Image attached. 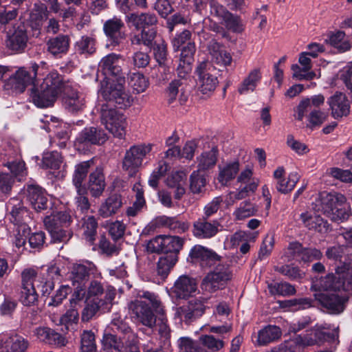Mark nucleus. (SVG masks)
<instances>
[{"mask_svg": "<svg viewBox=\"0 0 352 352\" xmlns=\"http://www.w3.org/2000/svg\"><path fill=\"white\" fill-rule=\"evenodd\" d=\"M270 293L274 296H292L296 293L295 286L287 282H275L268 284Z\"/></svg>", "mask_w": 352, "mask_h": 352, "instance_id": "obj_51", "label": "nucleus"}, {"mask_svg": "<svg viewBox=\"0 0 352 352\" xmlns=\"http://www.w3.org/2000/svg\"><path fill=\"white\" fill-rule=\"evenodd\" d=\"M300 220L309 230H314L320 234L328 232L329 224L327 220L315 212H302L300 214Z\"/></svg>", "mask_w": 352, "mask_h": 352, "instance_id": "obj_34", "label": "nucleus"}, {"mask_svg": "<svg viewBox=\"0 0 352 352\" xmlns=\"http://www.w3.org/2000/svg\"><path fill=\"white\" fill-rule=\"evenodd\" d=\"M28 346V340L21 335L0 334V352H25Z\"/></svg>", "mask_w": 352, "mask_h": 352, "instance_id": "obj_26", "label": "nucleus"}, {"mask_svg": "<svg viewBox=\"0 0 352 352\" xmlns=\"http://www.w3.org/2000/svg\"><path fill=\"white\" fill-rule=\"evenodd\" d=\"M75 49L80 54H93L96 52V40L89 36H82L76 42Z\"/></svg>", "mask_w": 352, "mask_h": 352, "instance_id": "obj_56", "label": "nucleus"}, {"mask_svg": "<svg viewBox=\"0 0 352 352\" xmlns=\"http://www.w3.org/2000/svg\"><path fill=\"white\" fill-rule=\"evenodd\" d=\"M211 68L212 66L208 62L203 61L198 65L195 70L198 89L203 94H210L219 84L217 77L211 74Z\"/></svg>", "mask_w": 352, "mask_h": 352, "instance_id": "obj_21", "label": "nucleus"}, {"mask_svg": "<svg viewBox=\"0 0 352 352\" xmlns=\"http://www.w3.org/2000/svg\"><path fill=\"white\" fill-rule=\"evenodd\" d=\"M197 289L196 279L188 275L180 276L171 288L170 294L176 300L189 298Z\"/></svg>", "mask_w": 352, "mask_h": 352, "instance_id": "obj_23", "label": "nucleus"}, {"mask_svg": "<svg viewBox=\"0 0 352 352\" xmlns=\"http://www.w3.org/2000/svg\"><path fill=\"white\" fill-rule=\"evenodd\" d=\"M72 222V216L67 210L53 212L44 219L45 226L51 227L54 225L67 228Z\"/></svg>", "mask_w": 352, "mask_h": 352, "instance_id": "obj_42", "label": "nucleus"}, {"mask_svg": "<svg viewBox=\"0 0 352 352\" xmlns=\"http://www.w3.org/2000/svg\"><path fill=\"white\" fill-rule=\"evenodd\" d=\"M288 257L299 263L308 264L314 261H320L323 254L320 249L314 247H304L302 243L294 241L287 247Z\"/></svg>", "mask_w": 352, "mask_h": 352, "instance_id": "obj_19", "label": "nucleus"}, {"mask_svg": "<svg viewBox=\"0 0 352 352\" xmlns=\"http://www.w3.org/2000/svg\"><path fill=\"white\" fill-rule=\"evenodd\" d=\"M27 200L37 212L51 209L46 190L38 185H28L26 190Z\"/></svg>", "mask_w": 352, "mask_h": 352, "instance_id": "obj_22", "label": "nucleus"}, {"mask_svg": "<svg viewBox=\"0 0 352 352\" xmlns=\"http://www.w3.org/2000/svg\"><path fill=\"white\" fill-rule=\"evenodd\" d=\"M101 94L104 102L101 105V122L105 128L119 139L126 134V118L118 109L129 107L133 102L132 96L128 92L111 93L105 90Z\"/></svg>", "mask_w": 352, "mask_h": 352, "instance_id": "obj_2", "label": "nucleus"}, {"mask_svg": "<svg viewBox=\"0 0 352 352\" xmlns=\"http://www.w3.org/2000/svg\"><path fill=\"white\" fill-rule=\"evenodd\" d=\"M39 66L31 63L30 67H23L16 71L8 79L5 80L4 88L16 94L23 93L29 85H36L35 81Z\"/></svg>", "mask_w": 352, "mask_h": 352, "instance_id": "obj_9", "label": "nucleus"}, {"mask_svg": "<svg viewBox=\"0 0 352 352\" xmlns=\"http://www.w3.org/2000/svg\"><path fill=\"white\" fill-rule=\"evenodd\" d=\"M93 164V160H90L80 162L75 165L72 174V184L75 187L77 194L85 192V188L83 185L89 177L91 173L90 168Z\"/></svg>", "mask_w": 352, "mask_h": 352, "instance_id": "obj_32", "label": "nucleus"}, {"mask_svg": "<svg viewBox=\"0 0 352 352\" xmlns=\"http://www.w3.org/2000/svg\"><path fill=\"white\" fill-rule=\"evenodd\" d=\"M9 212V219L14 225H20L23 221V216L27 212L22 200L17 197L11 198L6 204Z\"/></svg>", "mask_w": 352, "mask_h": 352, "instance_id": "obj_36", "label": "nucleus"}, {"mask_svg": "<svg viewBox=\"0 0 352 352\" xmlns=\"http://www.w3.org/2000/svg\"><path fill=\"white\" fill-rule=\"evenodd\" d=\"M51 236V243H67L73 236V232L69 228L58 226H45Z\"/></svg>", "mask_w": 352, "mask_h": 352, "instance_id": "obj_44", "label": "nucleus"}, {"mask_svg": "<svg viewBox=\"0 0 352 352\" xmlns=\"http://www.w3.org/2000/svg\"><path fill=\"white\" fill-rule=\"evenodd\" d=\"M98 221L94 216H88L84 219L82 228L84 230L83 236L90 244H94L97 234Z\"/></svg>", "mask_w": 352, "mask_h": 352, "instance_id": "obj_54", "label": "nucleus"}, {"mask_svg": "<svg viewBox=\"0 0 352 352\" xmlns=\"http://www.w3.org/2000/svg\"><path fill=\"white\" fill-rule=\"evenodd\" d=\"M62 102L65 109L72 114L82 112L85 106L84 98L80 96L78 91L72 89L71 86L63 94Z\"/></svg>", "mask_w": 352, "mask_h": 352, "instance_id": "obj_31", "label": "nucleus"}, {"mask_svg": "<svg viewBox=\"0 0 352 352\" xmlns=\"http://www.w3.org/2000/svg\"><path fill=\"white\" fill-rule=\"evenodd\" d=\"M160 38L157 36V27H155L134 34L131 38V42L133 45H143L148 48Z\"/></svg>", "mask_w": 352, "mask_h": 352, "instance_id": "obj_41", "label": "nucleus"}, {"mask_svg": "<svg viewBox=\"0 0 352 352\" xmlns=\"http://www.w3.org/2000/svg\"><path fill=\"white\" fill-rule=\"evenodd\" d=\"M130 309L136 317L138 322L143 325L152 328L156 322L155 309L142 300H135L131 302Z\"/></svg>", "mask_w": 352, "mask_h": 352, "instance_id": "obj_24", "label": "nucleus"}, {"mask_svg": "<svg viewBox=\"0 0 352 352\" xmlns=\"http://www.w3.org/2000/svg\"><path fill=\"white\" fill-rule=\"evenodd\" d=\"M274 270L283 276H286L292 281L300 282L305 276V273L298 266L292 264H285L280 266H275Z\"/></svg>", "mask_w": 352, "mask_h": 352, "instance_id": "obj_47", "label": "nucleus"}, {"mask_svg": "<svg viewBox=\"0 0 352 352\" xmlns=\"http://www.w3.org/2000/svg\"><path fill=\"white\" fill-rule=\"evenodd\" d=\"M148 48L153 52V58L159 67L163 68L164 72H169V67L167 65L168 52L166 41L162 38H158Z\"/></svg>", "mask_w": 352, "mask_h": 352, "instance_id": "obj_38", "label": "nucleus"}, {"mask_svg": "<svg viewBox=\"0 0 352 352\" xmlns=\"http://www.w3.org/2000/svg\"><path fill=\"white\" fill-rule=\"evenodd\" d=\"M219 150L217 146L212 147L208 151H204L198 157L199 170L205 171L214 167L217 161Z\"/></svg>", "mask_w": 352, "mask_h": 352, "instance_id": "obj_45", "label": "nucleus"}, {"mask_svg": "<svg viewBox=\"0 0 352 352\" xmlns=\"http://www.w3.org/2000/svg\"><path fill=\"white\" fill-rule=\"evenodd\" d=\"M107 140L108 135L102 128L85 127L78 133L74 141V146L77 151L86 153L89 151L93 146L102 145Z\"/></svg>", "mask_w": 352, "mask_h": 352, "instance_id": "obj_12", "label": "nucleus"}, {"mask_svg": "<svg viewBox=\"0 0 352 352\" xmlns=\"http://www.w3.org/2000/svg\"><path fill=\"white\" fill-rule=\"evenodd\" d=\"M261 74L259 69H254L250 72L248 77H246L238 89V91L240 94H246L248 91H253L258 82L261 79Z\"/></svg>", "mask_w": 352, "mask_h": 352, "instance_id": "obj_48", "label": "nucleus"}, {"mask_svg": "<svg viewBox=\"0 0 352 352\" xmlns=\"http://www.w3.org/2000/svg\"><path fill=\"white\" fill-rule=\"evenodd\" d=\"M83 186L85 188V192H78V195H88L89 192L93 197H100L106 187L102 168L97 167L94 171H91Z\"/></svg>", "mask_w": 352, "mask_h": 352, "instance_id": "obj_25", "label": "nucleus"}, {"mask_svg": "<svg viewBox=\"0 0 352 352\" xmlns=\"http://www.w3.org/2000/svg\"><path fill=\"white\" fill-rule=\"evenodd\" d=\"M102 343L105 349H115L118 351H120L125 344V342L114 333L104 334Z\"/></svg>", "mask_w": 352, "mask_h": 352, "instance_id": "obj_63", "label": "nucleus"}, {"mask_svg": "<svg viewBox=\"0 0 352 352\" xmlns=\"http://www.w3.org/2000/svg\"><path fill=\"white\" fill-rule=\"evenodd\" d=\"M101 94L104 102L101 105V122L105 128L119 139L126 134V118L118 109L129 107L133 102L132 96L128 92L111 93L105 90Z\"/></svg>", "mask_w": 352, "mask_h": 352, "instance_id": "obj_1", "label": "nucleus"}, {"mask_svg": "<svg viewBox=\"0 0 352 352\" xmlns=\"http://www.w3.org/2000/svg\"><path fill=\"white\" fill-rule=\"evenodd\" d=\"M105 227L108 229L109 234L115 241L122 239L124 234L126 226L122 221H107Z\"/></svg>", "mask_w": 352, "mask_h": 352, "instance_id": "obj_60", "label": "nucleus"}, {"mask_svg": "<svg viewBox=\"0 0 352 352\" xmlns=\"http://www.w3.org/2000/svg\"><path fill=\"white\" fill-rule=\"evenodd\" d=\"M345 33L342 31H338L330 35L329 38V44L337 48L340 52H344L351 48V45L347 41H343Z\"/></svg>", "mask_w": 352, "mask_h": 352, "instance_id": "obj_61", "label": "nucleus"}, {"mask_svg": "<svg viewBox=\"0 0 352 352\" xmlns=\"http://www.w3.org/2000/svg\"><path fill=\"white\" fill-rule=\"evenodd\" d=\"M314 209L321 211L333 221H344L351 215L350 206L346 202V197L336 192L320 193Z\"/></svg>", "mask_w": 352, "mask_h": 352, "instance_id": "obj_6", "label": "nucleus"}, {"mask_svg": "<svg viewBox=\"0 0 352 352\" xmlns=\"http://www.w3.org/2000/svg\"><path fill=\"white\" fill-rule=\"evenodd\" d=\"M221 256L213 250L201 245L191 248L187 261L192 264H199L201 267H211L219 263Z\"/></svg>", "mask_w": 352, "mask_h": 352, "instance_id": "obj_20", "label": "nucleus"}, {"mask_svg": "<svg viewBox=\"0 0 352 352\" xmlns=\"http://www.w3.org/2000/svg\"><path fill=\"white\" fill-rule=\"evenodd\" d=\"M239 170V162L238 161L228 164L220 170L218 176L219 182L223 185H226L228 182L235 178Z\"/></svg>", "mask_w": 352, "mask_h": 352, "instance_id": "obj_55", "label": "nucleus"}, {"mask_svg": "<svg viewBox=\"0 0 352 352\" xmlns=\"http://www.w3.org/2000/svg\"><path fill=\"white\" fill-rule=\"evenodd\" d=\"M222 21L224 22L226 28L232 32L241 33L244 30V25L241 17L230 11Z\"/></svg>", "mask_w": 352, "mask_h": 352, "instance_id": "obj_57", "label": "nucleus"}, {"mask_svg": "<svg viewBox=\"0 0 352 352\" xmlns=\"http://www.w3.org/2000/svg\"><path fill=\"white\" fill-rule=\"evenodd\" d=\"M28 41L27 25L16 23L6 32V47L12 54H21L27 48Z\"/></svg>", "mask_w": 352, "mask_h": 352, "instance_id": "obj_15", "label": "nucleus"}, {"mask_svg": "<svg viewBox=\"0 0 352 352\" xmlns=\"http://www.w3.org/2000/svg\"><path fill=\"white\" fill-rule=\"evenodd\" d=\"M300 179V175L297 172H292L289 174L287 179L278 180L276 182V188L281 194L287 195L291 192L295 188Z\"/></svg>", "mask_w": 352, "mask_h": 352, "instance_id": "obj_50", "label": "nucleus"}, {"mask_svg": "<svg viewBox=\"0 0 352 352\" xmlns=\"http://www.w3.org/2000/svg\"><path fill=\"white\" fill-rule=\"evenodd\" d=\"M36 289L41 293L42 297H46L45 302H47L48 307H58L63 300L67 298L70 287L65 285H60L56 291V293L50 296L54 289V282L52 278L41 277L36 281Z\"/></svg>", "mask_w": 352, "mask_h": 352, "instance_id": "obj_16", "label": "nucleus"}, {"mask_svg": "<svg viewBox=\"0 0 352 352\" xmlns=\"http://www.w3.org/2000/svg\"><path fill=\"white\" fill-rule=\"evenodd\" d=\"M47 18L48 10L47 6L43 3H35L30 14V26L32 30L38 31L40 33L43 23Z\"/></svg>", "mask_w": 352, "mask_h": 352, "instance_id": "obj_40", "label": "nucleus"}, {"mask_svg": "<svg viewBox=\"0 0 352 352\" xmlns=\"http://www.w3.org/2000/svg\"><path fill=\"white\" fill-rule=\"evenodd\" d=\"M232 272L227 263H219L213 271L207 274L201 283L204 292L214 293L226 287L232 278Z\"/></svg>", "mask_w": 352, "mask_h": 352, "instance_id": "obj_11", "label": "nucleus"}, {"mask_svg": "<svg viewBox=\"0 0 352 352\" xmlns=\"http://www.w3.org/2000/svg\"><path fill=\"white\" fill-rule=\"evenodd\" d=\"M324 102V97L322 94L315 95L311 98H305L302 100L297 107V120L302 121L307 109L312 104L316 107L322 105Z\"/></svg>", "mask_w": 352, "mask_h": 352, "instance_id": "obj_46", "label": "nucleus"}, {"mask_svg": "<svg viewBox=\"0 0 352 352\" xmlns=\"http://www.w3.org/2000/svg\"><path fill=\"white\" fill-rule=\"evenodd\" d=\"M282 336L280 327L276 325H267L258 332V345L264 346L277 340Z\"/></svg>", "mask_w": 352, "mask_h": 352, "instance_id": "obj_43", "label": "nucleus"}, {"mask_svg": "<svg viewBox=\"0 0 352 352\" xmlns=\"http://www.w3.org/2000/svg\"><path fill=\"white\" fill-rule=\"evenodd\" d=\"M206 303V299L202 297L191 298L186 304L177 308L175 315L186 324H190L205 314Z\"/></svg>", "mask_w": 352, "mask_h": 352, "instance_id": "obj_18", "label": "nucleus"}, {"mask_svg": "<svg viewBox=\"0 0 352 352\" xmlns=\"http://www.w3.org/2000/svg\"><path fill=\"white\" fill-rule=\"evenodd\" d=\"M168 167V165L166 162L159 164L158 166L153 171L148 179V182L151 187L155 190L157 189L159 180L166 175Z\"/></svg>", "mask_w": 352, "mask_h": 352, "instance_id": "obj_64", "label": "nucleus"}, {"mask_svg": "<svg viewBox=\"0 0 352 352\" xmlns=\"http://www.w3.org/2000/svg\"><path fill=\"white\" fill-rule=\"evenodd\" d=\"M153 146L152 144H142L132 146L126 151L122 160V168L129 177L135 176L144 158L151 153Z\"/></svg>", "mask_w": 352, "mask_h": 352, "instance_id": "obj_13", "label": "nucleus"}, {"mask_svg": "<svg viewBox=\"0 0 352 352\" xmlns=\"http://www.w3.org/2000/svg\"><path fill=\"white\" fill-rule=\"evenodd\" d=\"M80 352H97L95 333L91 330H84L80 334Z\"/></svg>", "mask_w": 352, "mask_h": 352, "instance_id": "obj_52", "label": "nucleus"}, {"mask_svg": "<svg viewBox=\"0 0 352 352\" xmlns=\"http://www.w3.org/2000/svg\"><path fill=\"white\" fill-rule=\"evenodd\" d=\"M176 256L169 257L166 255L161 256L157 263V274L163 279L166 278L170 273V270L177 262Z\"/></svg>", "mask_w": 352, "mask_h": 352, "instance_id": "obj_53", "label": "nucleus"}, {"mask_svg": "<svg viewBox=\"0 0 352 352\" xmlns=\"http://www.w3.org/2000/svg\"><path fill=\"white\" fill-rule=\"evenodd\" d=\"M70 38L60 34L50 38L46 42L47 51L54 58H60L67 54L69 49Z\"/></svg>", "mask_w": 352, "mask_h": 352, "instance_id": "obj_30", "label": "nucleus"}, {"mask_svg": "<svg viewBox=\"0 0 352 352\" xmlns=\"http://www.w3.org/2000/svg\"><path fill=\"white\" fill-rule=\"evenodd\" d=\"M159 226L168 228L175 234H182L188 230L190 223L181 221L177 217L160 216L156 219Z\"/></svg>", "mask_w": 352, "mask_h": 352, "instance_id": "obj_37", "label": "nucleus"}, {"mask_svg": "<svg viewBox=\"0 0 352 352\" xmlns=\"http://www.w3.org/2000/svg\"><path fill=\"white\" fill-rule=\"evenodd\" d=\"M123 64L122 56L115 53L109 54L101 59L98 69V72L104 76L100 93L105 90L111 93L126 92L124 89V73L122 69Z\"/></svg>", "mask_w": 352, "mask_h": 352, "instance_id": "obj_4", "label": "nucleus"}, {"mask_svg": "<svg viewBox=\"0 0 352 352\" xmlns=\"http://www.w3.org/2000/svg\"><path fill=\"white\" fill-rule=\"evenodd\" d=\"M33 333L39 341L49 345L61 347L67 342L63 335L47 327H38L34 329Z\"/></svg>", "mask_w": 352, "mask_h": 352, "instance_id": "obj_29", "label": "nucleus"}, {"mask_svg": "<svg viewBox=\"0 0 352 352\" xmlns=\"http://www.w3.org/2000/svg\"><path fill=\"white\" fill-rule=\"evenodd\" d=\"M184 243V239L178 236L158 235L148 241L146 249L148 252L163 254L169 257L175 256L178 259Z\"/></svg>", "mask_w": 352, "mask_h": 352, "instance_id": "obj_10", "label": "nucleus"}, {"mask_svg": "<svg viewBox=\"0 0 352 352\" xmlns=\"http://www.w3.org/2000/svg\"><path fill=\"white\" fill-rule=\"evenodd\" d=\"M320 278L312 279L311 290L315 292L314 297L318 304L331 315H340L345 310L349 296L345 292L352 289L319 288L315 287L316 281Z\"/></svg>", "mask_w": 352, "mask_h": 352, "instance_id": "obj_5", "label": "nucleus"}, {"mask_svg": "<svg viewBox=\"0 0 352 352\" xmlns=\"http://www.w3.org/2000/svg\"><path fill=\"white\" fill-rule=\"evenodd\" d=\"M38 295L35 287H21L19 300L26 307H30L38 300Z\"/></svg>", "mask_w": 352, "mask_h": 352, "instance_id": "obj_59", "label": "nucleus"}, {"mask_svg": "<svg viewBox=\"0 0 352 352\" xmlns=\"http://www.w3.org/2000/svg\"><path fill=\"white\" fill-rule=\"evenodd\" d=\"M331 110V116L335 119L347 116L350 113V103L346 95L336 91L327 100Z\"/></svg>", "mask_w": 352, "mask_h": 352, "instance_id": "obj_28", "label": "nucleus"}, {"mask_svg": "<svg viewBox=\"0 0 352 352\" xmlns=\"http://www.w3.org/2000/svg\"><path fill=\"white\" fill-rule=\"evenodd\" d=\"M112 331L118 335L120 339L125 342V344L131 342L134 338V333L128 322L120 318H115L111 322Z\"/></svg>", "mask_w": 352, "mask_h": 352, "instance_id": "obj_39", "label": "nucleus"}, {"mask_svg": "<svg viewBox=\"0 0 352 352\" xmlns=\"http://www.w3.org/2000/svg\"><path fill=\"white\" fill-rule=\"evenodd\" d=\"M338 328L331 329L326 326L316 324L307 329L305 333L297 335L295 343L303 346H320L325 342L332 344L337 341L338 343Z\"/></svg>", "mask_w": 352, "mask_h": 352, "instance_id": "obj_8", "label": "nucleus"}, {"mask_svg": "<svg viewBox=\"0 0 352 352\" xmlns=\"http://www.w3.org/2000/svg\"><path fill=\"white\" fill-rule=\"evenodd\" d=\"M65 77L56 70L46 75L39 85H34L30 89V101L38 108L52 107L57 99L63 94L70 85Z\"/></svg>", "mask_w": 352, "mask_h": 352, "instance_id": "obj_3", "label": "nucleus"}, {"mask_svg": "<svg viewBox=\"0 0 352 352\" xmlns=\"http://www.w3.org/2000/svg\"><path fill=\"white\" fill-rule=\"evenodd\" d=\"M124 21L118 16L107 19L103 23L102 30L106 37L107 46L115 49L126 39Z\"/></svg>", "mask_w": 352, "mask_h": 352, "instance_id": "obj_17", "label": "nucleus"}, {"mask_svg": "<svg viewBox=\"0 0 352 352\" xmlns=\"http://www.w3.org/2000/svg\"><path fill=\"white\" fill-rule=\"evenodd\" d=\"M335 273H329L316 281L315 287L352 289V254H344Z\"/></svg>", "mask_w": 352, "mask_h": 352, "instance_id": "obj_7", "label": "nucleus"}, {"mask_svg": "<svg viewBox=\"0 0 352 352\" xmlns=\"http://www.w3.org/2000/svg\"><path fill=\"white\" fill-rule=\"evenodd\" d=\"M18 307V300L11 296L4 295V299L0 304V315L12 317Z\"/></svg>", "mask_w": 352, "mask_h": 352, "instance_id": "obj_62", "label": "nucleus"}, {"mask_svg": "<svg viewBox=\"0 0 352 352\" xmlns=\"http://www.w3.org/2000/svg\"><path fill=\"white\" fill-rule=\"evenodd\" d=\"M127 19V22L140 31L155 28L157 23L156 14L151 12L131 13Z\"/></svg>", "mask_w": 352, "mask_h": 352, "instance_id": "obj_33", "label": "nucleus"}, {"mask_svg": "<svg viewBox=\"0 0 352 352\" xmlns=\"http://www.w3.org/2000/svg\"><path fill=\"white\" fill-rule=\"evenodd\" d=\"M219 222L214 220L209 222L207 219L200 217L193 223L192 234L199 239H208L214 236L219 232Z\"/></svg>", "mask_w": 352, "mask_h": 352, "instance_id": "obj_27", "label": "nucleus"}, {"mask_svg": "<svg viewBox=\"0 0 352 352\" xmlns=\"http://www.w3.org/2000/svg\"><path fill=\"white\" fill-rule=\"evenodd\" d=\"M122 204V198L120 194H111L100 205L98 214L103 218L112 217L118 213Z\"/></svg>", "mask_w": 352, "mask_h": 352, "instance_id": "obj_35", "label": "nucleus"}, {"mask_svg": "<svg viewBox=\"0 0 352 352\" xmlns=\"http://www.w3.org/2000/svg\"><path fill=\"white\" fill-rule=\"evenodd\" d=\"M129 85L137 94L143 92L148 86V80L142 73L130 72L127 76Z\"/></svg>", "mask_w": 352, "mask_h": 352, "instance_id": "obj_49", "label": "nucleus"}, {"mask_svg": "<svg viewBox=\"0 0 352 352\" xmlns=\"http://www.w3.org/2000/svg\"><path fill=\"white\" fill-rule=\"evenodd\" d=\"M28 244L34 252H40L44 247L47 246L45 242L46 236L44 232H28Z\"/></svg>", "mask_w": 352, "mask_h": 352, "instance_id": "obj_58", "label": "nucleus"}, {"mask_svg": "<svg viewBox=\"0 0 352 352\" xmlns=\"http://www.w3.org/2000/svg\"><path fill=\"white\" fill-rule=\"evenodd\" d=\"M96 270V265L89 261L73 264L69 278L72 285L76 287L78 296H85L87 284L90 279V276L95 273Z\"/></svg>", "mask_w": 352, "mask_h": 352, "instance_id": "obj_14", "label": "nucleus"}]
</instances>
